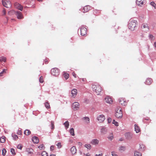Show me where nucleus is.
Returning a JSON list of instances; mask_svg holds the SVG:
<instances>
[{"mask_svg": "<svg viewBox=\"0 0 156 156\" xmlns=\"http://www.w3.org/2000/svg\"><path fill=\"white\" fill-rule=\"evenodd\" d=\"M17 134L19 135H21L22 134V133L21 131L19 130L17 132Z\"/></svg>", "mask_w": 156, "mask_h": 156, "instance_id": "48", "label": "nucleus"}, {"mask_svg": "<svg viewBox=\"0 0 156 156\" xmlns=\"http://www.w3.org/2000/svg\"><path fill=\"white\" fill-rule=\"evenodd\" d=\"M134 156H142V154L138 151H136L134 153Z\"/></svg>", "mask_w": 156, "mask_h": 156, "instance_id": "26", "label": "nucleus"}, {"mask_svg": "<svg viewBox=\"0 0 156 156\" xmlns=\"http://www.w3.org/2000/svg\"><path fill=\"white\" fill-rule=\"evenodd\" d=\"M150 4L155 8H156V4L154 2H151L150 3Z\"/></svg>", "mask_w": 156, "mask_h": 156, "instance_id": "39", "label": "nucleus"}, {"mask_svg": "<svg viewBox=\"0 0 156 156\" xmlns=\"http://www.w3.org/2000/svg\"><path fill=\"white\" fill-rule=\"evenodd\" d=\"M32 141L35 143L37 144L39 142L38 138L35 136H34L32 137Z\"/></svg>", "mask_w": 156, "mask_h": 156, "instance_id": "19", "label": "nucleus"}, {"mask_svg": "<svg viewBox=\"0 0 156 156\" xmlns=\"http://www.w3.org/2000/svg\"><path fill=\"white\" fill-rule=\"evenodd\" d=\"M3 14L4 15H5L6 13L5 10V9H4L3 10Z\"/></svg>", "mask_w": 156, "mask_h": 156, "instance_id": "54", "label": "nucleus"}, {"mask_svg": "<svg viewBox=\"0 0 156 156\" xmlns=\"http://www.w3.org/2000/svg\"><path fill=\"white\" fill-rule=\"evenodd\" d=\"M11 152L12 154L13 155H15L16 154V153L15 152V150L13 148H11Z\"/></svg>", "mask_w": 156, "mask_h": 156, "instance_id": "36", "label": "nucleus"}, {"mask_svg": "<svg viewBox=\"0 0 156 156\" xmlns=\"http://www.w3.org/2000/svg\"><path fill=\"white\" fill-rule=\"evenodd\" d=\"M97 119L98 121H99L100 122H102L105 120V116L103 115H99V116L97 117Z\"/></svg>", "mask_w": 156, "mask_h": 156, "instance_id": "11", "label": "nucleus"}, {"mask_svg": "<svg viewBox=\"0 0 156 156\" xmlns=\"http://www.w3.org/2000/svg\"><path fill=\"white\" fill-rule=\"evenodd\" d=\"M56 145L58 146V148H60L62 147V146L61 145V143L60 142L58 143V144H56Z\"/></svg>", "mask_w": 156, "mask_h": 156, "instance_id": "45", "label": "nucleus"}, {"mask_svg": "<svg viewBox=\"0 0 156 156\" xmlns=\"http://www.w3.org/2000/svg\"><path fill=\"white\" fill-rule=\"evenodd\" d=\"M15 6L16 8H17L18 9L22 11L23 9V6L20 4L18 3H16L15 4Z\"/></svg>", "mask_w": 156, "mask_h": 156, "instance_id": "16", "label": "nucleus"}, {"mask_svg": "<svg viewBox=\"0 0 156 156\" xmlns=\"http://www.w3.org/2000/svg\"><path fill=\"white\" fill-rule=\"evenodd\" d=\"M69 133L70 134L73 136H74L75 135L74 132V130L73 128H71L69 130Z\"/></svg>", "mask_w": 156, "mask_h": 156, "instance_id": "25", "label": "nucleus"}, {"mask_svg": "<svg viewBox=\"0 0 156 156\" xmlns=\"http://www.w3.org/2000/svg\"><path fill=\"white\" fill-rule=\"evenodd\" d=\"M96 11H97V10H94V13L96 12Z\"/></svg>", "mask_w": 156, "mask_h": 156, "instance_id": "61", "label": "nucleus"}, {"mask_svg": "<svg viewBox=\"0 0 156 156\" xmlns=\"http://www.w3.org/2000/svg\"><path fill=\"white\" fill-rule=\"evenodd\" d=\"M135 130L136 131V133H138L140 131V129L139 126L135 124Z\"/></svg>", "mask_w": 156, "mask_h": 156, "instance_id": "22", "label": "nucleus"}, {"mask_svg": "<svg viewBox=\"0 0 156 156\" xmlns=\"http://www.w3.org/2000/svg\"><path fill=\"white\" fill-rule=\"evenodd\" d=\"M23 146L21 144H19L17 146V148L21 150Z\"/></svg>", "mask_w": 156, "mask_h": 156, "instance_id": "44", "label": "nucleus"}, {"mask_svg": "<svg viewBox=\"0 0 156 156\" xmlns=\"http://www.w3.org/2000/svg\"><path fill=\"white\" fill-rule=\"evenodd\" d=\"M16 15L18 19H22L23 18V16L22 13L20 11H17L16 12Z\"/></svg>", "mask_w": 156, "mask_h": 156, "instance_id": "13", "label": "nucleus"}, {"mask_svg": "<svg viewBox=\"0 0 156 156\" xmlns=\"http://www.w3.org/2000/svg\"><path fill=\"white\" fill-rule=\"evenodd\" d=\"M54 147L53 146H51L50 147V149L51 151H53L54 150Z\"/></svg>", "mask_w": 156, "mask_h": 156, "instance_id": "51", "label": "nucleus"}, {"mask_svg": "<svg viewBox=\"0 0 156 156\" xmlns=\"http://www.w3.org/2000/svg\"><path fill=\"white\" fill-rule=\"evenodd\" d=\"M6 152V151L5 148H3L2 150V154L3 155H5Z\"/></svg>", "mask_w": 156, "mask_h": 156, "instance_id": "38", "label": "nucleus"}, {"mask_svg": "<svg viewBox=\"0 0 156 156\" xmlns=\"http://www.w3.org/2000/svg\"><path fill=\"white\" fill-rule=\"evenodd\" d=\"M24 134L26 135H29L31 133L30 131L28 129H26L24 132Z\"/></svg>", "mask_w": 156, "mask_h": 156, "instance_id": "24", "label": "nucleus"}, {"mask_svg": "<svg viewBox=\"0 0 156 156\" xmlns=\"http://www.w3.org/2000/svg\"><path fill=\"white\" fill-rule=\"evenodd\" d=\"M6 138L4 136H2L0 138V141L2 143H3L5 141Z\"/></svg>", "mask_w": 156, "mask_h": 156, "instance_id": "23", "label": "nucleus"}, {"mask_svg": "<svg viewBox=\"0 0 156 156\" xmlns=\"http://www.w3.org/2000/svg\"><path fill=\"white\" fill-rule=\"evenodd\" d=\"M86 155L87 156H89L90 155V154H89V153H88Z\"/></svg>", "mask_w": 156, "mask_h": 156, "instance_id": "60", "label": "nucleus"}, {"mask_svg": "<svg viewBox=\"0 0 156 156\" xmlns=\"http://www.w3.org/2000/svg\"><path fill=\"white\" fill-rule=\"evenodd\" d=\"M141 28L144 31H148L149 30L148 25L146 23H143L142 25Z\"/></svg>", "mask_w": 156, "mask_h": 156, "instance_id": "10", "label": "nucleus"}, {"mask_svg": "<svg viewBox=\"0 0 156 156\" xmlns=\"http://www.w3.org/2000/svg\"><path fill=\"white\" fill-rule=\"evenodd\" d=\"M140 147L141 148H142V147H143V148H144V146L143 145H140Z\"/></svg>", "mask_w": 156, "mask_h": 156, "instance_id": "57", "label": "nucleus"}, {"mask_svg": "<svg viewBox=\"0 0 156 156\" xmlns=\"http://www.w3.org/2000/svg\"><path fill=\"white\" fill-rule=\"evenodd\" d=\"M108 138L110 140H112L113 138V134H110V136L108 137Z\"/></svg>", "mask_w": 156, "mask_h": 156, "instance_id": "31", "label": "nucleus"}, {"mask_svg": "<svg viewBox=\"0 0 156 156\" xmlns=\"http://www.w3.org/2000/svg\"><path fill=\"white\" fill-rule=\"evenodd\" d=\"M50 156H55V155L52 154V155H50Z\"/></svg>", "mask_w": 156, "mask_h": 156, "instance_id": "63", "label": "nucleus"}, {"mask_svg": "<svg viewBox=\"0 0 156 156\" xmlns=\"http://www.w3.org/2000/svg\"><path fill=\"white\" fill-rule=\"evenodd\" d=\"M70 151L72 154H74L76 153L77 150L75 147L73 146L71 148Z\"/></svg>", "mask_w": 156, "mask_h": 156, "instance_id": "18", "label": "nucleus"}, {"mask_svg": "<svg viewBox=\"0 0 156 156\" xmlns=\"http://www.w3.org/2000/svg\"><path fill=\"white\" fill-rule=\"evenodd\" d=\"M127 135H129L130 136V138H132V136L131 135V134L130 133H128L127 134Z\"/></svg>", "mask_w": 156, "mask_h": 156, "instance_id": "55", "label": "nucleus"}, {"mask_svg": "<svg viewBox=\"0 0 156 156\" xmlns=\"http://www.w3.org/2000/svg\"><path fill=\"white\" fill-rule=\"evenodd\" d=\"M99 141L97 139H93L91 142V143L93 145H96L99 143Z\"/></svg>", "mask_w": 156, "mask_h": 156, "instance_id": "20", "label": "nucleus"}, {"mask_svg": "<svg viewBox=\"0 0 156 156\" xmlns=\"http://www.w3.org/2000/svg\"><path fill=\"white\" fill-rule=\"evenodd\" d=\"M153 82L151 78H148L145 81V83L148 85H150Z\"/></svg>", "mask_w": 156, "mask_h": 156, "instance_id": "17", "label": "nucleus"}, {"mask_svg": "<svg viewBox=\"0 0 156 156\" xmlns=\"http://www.w3.org/2000/svg\"><path fill=\"white\" fill-rule=\"evenodd\" d=\"M77 94V90L76 89H73L71 92V96L75 98Z\"/></svg>", "mask_w": 156, "mask_h": 156, "instance_id": "14", "label": "nucleus"}, {"mask_svg": "<svg viewBox=\"0 0 156 156\" xmlns=\"http://www.w3.org/2000/svg\"><path fill=\"white\" fill-rule=\"evenodd\" d=\"M72 75L73 76L75 77L76 78L77 77V75L74 72L72 73Z\"/></svg>", "mask_w": 156, "mask_h": 156, "instance_id": "50", "label": "nucleus"}, {"mask_svg": "<svg viewBox=\"0 0 156 156\" xmlns=\"http://www.w3.org/2000/svg\"><path fill=\"white\" fill-rule=\"evenodd\" d=\"M119 102L123 106L126 105L127 103L125 99L123 98H119Z\"/></svg>", "mask_w": 156, "mask_h": 156, "instance_id": "6", "label": "nucleus"}, {"mask_svg": "<svg viewBox=\"0 0 156 156\" xmlns=\"http://www.w3.org/2000/svg\"><path fill=\"white\" fill-rule=\"evenodd\" d=\"M51 73L53 76H58L59 74V71L58 69L56 68L52 69L51 70Z\"/></svg>", "mask_w": 156, "mask_h": 156, "instance_id": "4", "label": "nucleus"}, {"mask_svg": "<svg viewBox=\"0 0 156 156\" xmlns=\"http://www.w3.org/2000/svg\"><path fill=\"white\" fill-rule=\"evenodd\" d=\"M83 120L84 122L87 123H88L90 122V119L88 117H84L83 118Z\"/></svg>", "mask_w": 156, "mask_h": 156, "instance_id": "21", "label": "nucleus"}, {"mask_svg": "<svg viewBox=\"0 0 156 156\" xmlns=\"http://www.w3.org/2000/svg\"><path fill=\"white\" fill-rule=\"evenodd\" d=\"M80 34L82 36H84L87 34V29L83 26H82L80 28Z\"/></svg>", "mask_w": 156, "mask_h": 156, "instance_id": "8", "label": "nucleus"}, {"mask_svg": "<svg viewBox=\"0 0 156 156\" xmlns=\"http://www.w3.org/2000/svg\"><path fill=\"white\" fill-rule=\"evenodd\" d=\"M149 37L152 40H154V37L153 35H152V34L149 35Z\"/></svg>", "mask_w": 156, "mask_h": 156, "instance_id": "43", "label": "nucleus"}, {"mask_svg": "<svg viewBox=\"0 0 156 156\" xmlns=\"http://www.w3.org/2000/svg\"><path fill=\"white\" fill-rule=\"evenodd\" d=\"M63 76L66 80L69 77V74L66 73H64Z\"/></svg>", "mask_w": 156, "mask_h": 156, "instance_id": "27", "label": "nucleus"}, {"mask_svg": "<svg viewBox=\"0 0 156 156\" xmlns=\"http://www.w3.org/2000/svg\"><path fill=\"white\" fill-rule=\"evenodd\" d=\"M154 47L156 48V42L154 43Z\"/></svg>", "mask_w": 156, "mask_h": 156, "instance_id": "59", "label": "nucleus"}, {"mask_svg": "<svg viewBox=\"0 0 156 156\" xmlns=\"http://www.w3.org/2000/svg\"><path fill=\"white\" fill-rule=\"evenodd\" d=\"M79 104L77 102H74L72 105V108L74 110H77L79 108Z\"/></svg>", "mask_w": 156, "mask_h": 156, "instance_id": "9", "label": "nucleus"}, {"mask_svg": "<svg viewBox=\"0 0 156 156\" xmlns=\"http://www.w3.org/2000/svg\"><path fill=\"white\" fill-rule=\"evenodd\" d=\"M85 147L87 148L88 149H90L91 148V146L90 144H85Z\"/></svg>", "mask_w": 156, "mask_h": 156, "instance_id": "35", "label": "nucleus"}, {"mask_svg": "<svg viewBox=\"0 0 156 156\" xmlns=\"http://www.w3.org/2000/svg\"><path fill=\"white\" fill-rule=\"evenodd\" d=\"M38 148L40 150L44 149L45 147L43 144H41L38 147Z\"/></svg>", "mask_w": 156, "mask_h": 156, "instance_id": "30", "label": "nucleus"}, {"mask_svg": "<svg viewBox=\"0 0 156 156\" xmlns=\"http://www.w3.org/2000/svg\"><path fill=\"white\" fill-rule=\"evenodd\" d=\"M108 122L109 123H110L111 122L112 119L111 118H109L108 119Z\"/></svg>", "mask_w": 156, "mask_h": 156, "instance_id": "53", "label": "nucleus"}, {"mask_svg": "<svg viewBox=\"0 0 156 156\" xmlns=\"http://www.w3.org/2000/svg\"><path fill=\"white\" fill-rule=\"evenodd\" d=\"M12 136L15 140H16L18 138L16 134H12Z\"/></svg>", "mask_w": 156, "mask_h": 156, "instance_id": "37", "label": "nucleus"}, {"mask_svg": "<svg viewBox=\"0 0 156 156\" xmlns=\"http://www.w3.org/2000/svg\"><path fill=\"white\" fill-rule=\"evenodd\" d=\"M112 156H117V154H116L115 152H112Z\"/></svg>", "mask_w": 156, "mask_h": 156, "instance_id": "49", "label": "nucleus"}, {"mask_svg": "<svg viewBox=\"0 0 156 156\" xmlns=\"http://www.w3.org/2000/svg\"><path fill=\"white\" fill-rule=\"evenodd\" d=\"M146 1V0H137L136 3L139 6H141L143 5Z\"/></svg>", "mask_w": 156, "mask_h": 156, "instance_id": "15", "label": "nucleus"}, {"mask_svg": "<svg viewBox=\"0 0 156 156\" xmlns=\"http://www.w3.org/2000/svg\"><path fill=\"white\" fill-rule=\"evenodd\" d=\"M6 69H4L2 72L0 73V76H2L3 74L6 73Z\"/></svg>", "mask_w": 156, "mask_h": 156, "instance_id": "33", "label": "nucleus"}, {"mask_svg": "<svg viewBox=\"0 0 156 156\" xmlns=\"http://www.w3.org/2000/svg\"><path fill=\"white\" fill-rule=\"evenodd\" d=\"M64 125H65V127L66 128V129L69 127V122L68 121H66L64 123Z\"/></svg>", "mask_w": 156, "mask_h": 156, "instance_id": "29", "label": "nucleus"}, {"mask_svg": "<svg viewBox=\"0 0 156 156\" xmlns=\"http://www.w3.org/2000/svg\"><path fill=\"white\" fill-rule=\"evenodd\" d=\"M37 0L39 2H42L43 1V0Z\"/></svg>", "mask_w": 156, "mask_h": 156, "instance_id": "62", "label": "nucleus"}, {"mask_svg": "<svg viewBox=\"0 0 156 156\" xmlns=\"http://www.w3.org/2000/svg\"><path fill=\"white\" fill-rule=\"evenodd\" d=\"M145 120H147V121H149V122H150L151 121L150 119L149 118H148V119L145 118Z\"/></svg>", "mask_w": 156, "mask_h": 156, "instance_id": "56", "label": "nucleus"}, {"mask_svg": "<svg viewBox=\"0 0 156 156\" xmlns=\"http://www.w3.org/2000/svg\"><path fill=\"white\" fill-rule=\"evenodd\" d=\"M45 106L47 108H50L49 104L48 102L45 103Z\"/></svg>", "mask_w": 156, "mask_h": 156, "instance_id": "32", "label": "nucleus"}, {"mask_svg": "<svg viewBox=\"0 0 156 156\" xmlns=\"http://www.w3.org/2000/svg\"><path fill=\"white\" fill-rule=\"evenodd\" d=\"M6 61V58L5 57H2L0 58V61L1 62H5Z\"/></svg>", "mask_w": 156, "mask_h": 156, "instance_id": "34", "label": "nucleus"}, {"mask_svg": "<svg viewBox=\"0 0 156 156\" xmlns=\"http://www.w3.org/2000/svg\"><path fill=\"white\" fill-rule=\"evenodd\" d=\"M125 149V147L124 146H121L120 147L119 150L120 151H123Z\"/></svg>", "mask_w": 156, "mask_h": 156, "instance_id": "46", "label": "nucleus"}, {"mask_svg": "<svg viewBox=\"0 0 156 156\" xmlns=\"http://www.w3.org/2000/svg\"><path fill=\"white\" fill-rule=\"evenodd\" d=\"M105 129L104 128H103L102 129H101V131H102H102L103 130V129Z\"/></svg>", "mask_w": 156, "mask_h": 156, "instance_id": "64", "label": "nucleus"}, {"mask_svg": "<svg viewBox=\"0 0 156 156\" xmlns=\"http://www.w3.org/2000/svg\"><path fill=\"white\" fill-rule=\"evenodd\" d=\"M44 62L45 64H47L48 63V61L47 59H45L44 60Z\"/></svg>", "mask_w": 156, "mask_h": 156, "instance_id": "52", "label": "nucleus"}, {"mask_svg": "<svg viewBox=\"0 0 156 156\" xmlns=\"http://www.w3.org/2000/svg\"><path fill=\"white\" fill-rule=\"evenodd\" d=\"M112 123L115 125L116 126H118V123L117 122L115 121L114 120H113L112 121Z\"/></svg>", "mask_w": 156, "mask_h": 156, "instance_id": "41", "label": "nucleus"}, {"mask_svg": "<svg viewBox=\"0 0 156 156\" xmlns=\"http://www.w3.org/2000/svg\"><path fill=\"white\" fill-rule=\"evenodd\" d=\"M83 82H85L87 81V80L86 78H82L80 79Z\"/></svg>", "mask_w": 156, "mask_h": 156, "instance_id": "47", "label": "nucleus"}, {"mask_svg": "<svg viewBox=\"0 0 156 156\" xmlns=\"http://www.w3.org/2000/svg\"><path fill=\"white\" fill-rule=\"evenodd\" d=\"M39 82L41 83H43L44 82L43 77L42 76H41L39 79Z\"/></svg>", "mask_w": 156, "mask_h": 156, "instance_id": "40", "label": "nucleus"}, {"mask_svg": "<svg viewBox=\"0 0 156 156\" xmlns=\"http://www.w3.org/2000/svg\"><path fill=\"white\" fill-rule=\"evenodd\" d=\"M116 117L118 118H121L122 116V110L120 108H117L115 113Z\"/></svg>", "mask_w": 156, "mask_h": 156, "instance_id": "3", "label": "nucleus"}, {"mask_svg": "<svg viewBox=\"0 0 156 156\" xmlns=\"http://www.w3.org/2000/svg\"><path fill=\"white\" fill-rule=\"evenodd\" d=\"M136 21L133 20H131L128 24V28L131 31H133L135 30V27H136Z\"/></svg>", "mask_w": 156, "mask_h": 156, "instance_id": "2", "label": "nucleus"}, {"mask_svg": "<svg viewBox=\"0 0 156 156\" xmlns=\"http://www.w3.org/2000/svg\"><path fill=\"white\" fill-rule=\"evenodd\" d=\"M92 88L93 90L97 95L101 94L102 90L101 87L98 84H93L92 85Z\"/></svg>", "mask_w": 156, "mask_h": 156, "instance_id": "1", "label": "nucleus"}, {"mask_svg": "<svg viewBox=\"0 0 156 156\" xmlns=\"http://www.w3.org/2000/svg\"><path fill=\"white\" fill-rule=\"evenodd\" d=\"M96 156H102V155H101V154H99L98 155L96 154Z\"/></svg>", "mask_w": 156, "mask_h": 156, "instance_id": "58", "label": "nucleus"}, {"mask_svg": "<svg viewBox=\"0 0 156 156\" xmlns=\"http://www.w3.org/2000/svg\"><path fill=\"white\" fill-rule=\"evenodd\" d=\"M2 3L3 5L6 8H9L11 6V2L9 1H8L6 0H2Z\"/></svg>", "mask_w": 156, "mask_h": 156, "instance_id": "5", "label": "nucleus"}, {"mask_svg": "<svg viewBox=\"0 0 156 156\" xmlns=\"http://www.w3.org/2000/svg\"><path fill=\"white\" fill-rule=\"evenodd\" d=\"M51 129H53L54 128V122L53 121L51 122Z\"/></svg>", "mask_w": 156, "mask_h": 156, "instance_id": "42", "label": "nucleus"}, {"mask_svg": "<svg viewBox=\"0 0 156 156\" xmlns=\"http://www.w3.org/2000/svg\"><path fill=\"white\" fill-rule=\"evenodd\" d=\"M42 156H48V153L45 151H43L41 154Z\"/></svg>", "mask_w": 156, "mask_h": 156, "instance_id": "28", "label": "nucleus"}, {"mask_svg": "<svg viewBox=\"0 0 156 156\" xmlns=\"http://www.w3.org/2000/svg\"><path fill=\"white\" fill-rule=\"evenodd\" d=\"M104 100L105 102L109 104H112L113 102L112 99L109 96L106 97Z\"/></svg>", "mask_w": 156, "mask_h": 156, "instance_id": "7", "label": "nucleus"}, {"mask_svg": "<svg viewBox=\"0 0 156 156\" xmlns=\"http://www.w3.org/2000/svg\"><path fill=\"white\" fill-rule=\"evenodd\" d=\"M91 9V7L89 5L85 6L83 8L82 11L84 13L88 12Z\"/></svg>", "mask_w": 156, "mask_h": 156, "instance_id": "12", "label": "nucleus"}]
</instances>
